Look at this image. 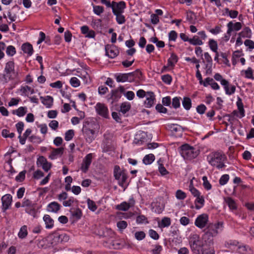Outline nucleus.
<instances>
[{
	"label": "nucleus",
	"instance_id": "nucleus-1",
	"mask_svg": "<svg viewBox=\"0 0 254 254\" xmlns=\"http://www.w3.org/2000/svg\"><path fill=\"white\" fill-rule=\"evenodd\" d=\"M223 224L221 222L215 223H210L207 226L202 239L209 246L213 245V237H216L220 233L223 228Z\"/></svg>",
	"mask_w": 254,
	"mask_h": 254
},
{
	"label": "nucleus",
	"instance_id": "nucleus-2",
	"mask_svg": "<svg viewBox=\"0 0 254 254\" xmlns=\"http://www.w3.org/2000/svg\"><path fill=\"white\" fill-rule=\"evenodd\" d=\"M207 160L212 166L216 167L218 169H221L226 166L225 163L227 157L222 151H214L207 156Z\"/></svg>",
	"mask_w": 254,
	"mask_h": 254
},
{
	"label": "nucleus",
	"instance_id": "nucleus-3",
	"mask_svg": "<svg viewBox=\"0 0 254 254\" xmlns=\"http://www.w3.org/2000/svg\"><path fill=\"white\" fill-rule=\"evenodd\" d=\"M180 153L185 159L191 160L198 155L199 151L188 144H184L180 147Z\"/></svg>",
	"mask_w": 254,
	"mask_h": 254
},
{
	"label": "nucleus",
	"instance_id": "nucleus-4",
	"mask_svg": "<svg viewBox=\"0 0 254 254\" xmlns=\"http://www.w3.org/2000/svg\"><path fill=\"white\" fill-rule=\"evenodd\" d=\"M189 244L191 251L196 254H201L202 249L205 247L204 244L197 234L190 237Z\"/></svg>",
	"mask_w": 254,
	"mask_h": 254
},
{
	"label": "nucleus",
	"instance_id": "nucleus-5",
	"mask_svg": "<svg viewBox=\"0 0 254 254\" xmlns=\"http://www.w3.org/2000/svg\"><path fill=\"white\" fill-rule=\"evenodd\" d=\"M114 176L118 181V184L122 187H126L128 184L127 182V175L124 170H122L120 167L116 165L114 169Z\"/></svg>",
	"mask_w": 254,
	"mask_h": 254
},
{
	"label": "nucleus",
	"instance_id": "nucleus-6",
	"mask_svg": "<svg viewBox=\"0 0 254 254\" xmlns=\"http://www.w3.org/2000/svg\"><path fill=\"white\" fill-rule=\"evenodd\" d=\"M82 131L85 140L87 142L90 143L95 139V130L91 128V125L89 124L84 125Z\"/></svg>",
	"mask_w": 254,
	"mask_h": 254
},
{
	"label": "nucleus",
	"instance_id": "nucleus-7",
	"mask_svg": "<svg viewBox=\"0 0 254 254\" xmlns=\"http://www.w3.org/2000/svg\"><path fill=\"white\" fill-rule=\"evenodd\" d=\"M208 221V216L206 214L203 213L198 215L196 218L194 224L200 229L204 228Z\"/></svg>",
	"mask_w": 254,
	"mask_h": 254
},
{
	"label": "nucleus",
	"instance_id": "nucleus-8",
	"mask_svg": "<svg viewBox=\"0 0 254 254\" xmlns=\"http://www.w3.org/2000/svg\"><path fill=\"white\" fill-rule=\"evenodd\" d=\"M96 111L100 116L105 118H109V111L107 107L103 103H98L95 107Z\"/></svg>",
	"mask_w": 254,
	"mask_h": 254
},
{
	"label": "nucleus",
	"instance_id": "nucleus-9",
	"mask_svg": "<svg viewBox=\"0 0 254 254\" xmlns=\"http://www.w3.org/2000/svg\"><path fill=\"white\" fill-rule=\"evenodd\" d=\"M221 84L223 86L225 93L227 95H231L234 94L236 91V87L234 85L229 84V82L225 79L220 81Z\"/></svg>",
	"mask_w": 254,
	"mask_h": 254
},
{
	"label": "nucleus",
	"instance_id": "nucleus-10",
	"mask_svg": "<svg viewBox=\"0 0 254 254\" xmlns=\"http://www.w3.org/2000/svg\"><path fill=\"white\" fill-rule=\"evenodd\" d=\"M221 84L223 86L225 93L227 95H231L234 94L236 91V87L234 85L229 84V82L225 79L220 81Z\"/></svg>",
	"mask_w": 254,
	"mask_h": 254
},
{
	"label": "nucleus",
	"instance_id": "nucleus-11",
	"mask_svg": "<svg viewBox=\"0 0 254 254\" xmlns=\"http://www.w3.org/2000/svg\"><path fill=\"white\" fill-rule=\"evenodd\" d=\"M12 197L10 194H6L1 197L2 209L5 211L11 204Z\"/></svg>",
	"mask_w": 254,
	"mask_h": 254
},
{
	"label": "nucleus",
	"instance_id": "nucleus-12",
	"mask_svg": "<svg viewBox=\"0 0 254 254\" xmlns=\"http://www.w3.org/2000/svg\"><path fill=\"white\" fill-rule=\"evenodd\" d=\"M146 133L145 132L139 130L135 134L133 140V143L142 144L146 140Z\"/></svg>",
	"mask_w": 254,
	"mask_h": 254
},
{
	"label": "nucleus",
	"instance_id": "nucleus-13",
	"mask_svg": "<svg viewBox=\"0 0 254 254\" xmlns=\"http://www.w3.org/2000/svg\"><path fill=\"white\" fill-rule=\"evenodd\" d=\"M146 100L144 101V105L146 108H150L154 104L155 100V95L153 92L150 91L146 93Z\"/></svg>",
	"mask_w": 254,
	"mask_h": 254
},
{
	"label": "nucleus",
	"instance_id": "nucleus-14",
	"mask_svg": "<svg viewBox=\"0 0 254 254\" xmlns=\"http://www.w3.org/2000/svg\"><path fill=\"white\" fill-rule=\"evenodd\" d=\"M113 10L118 13H123L124 12V9L126 7V4L125 1H121L119 2L113 1Z\"/></svg>",
	"mask_w": 254,
	"mask_h": 254
},
{
	"label": "nucleus",
	"instance_id": "nucleus-15",
	"mask_svg": "<svg viewBox=\"0 0 254 254\" xmlns=\"http://www.w3.org/2000/svg\"><path fill=\"white\" fill-rule=\"evenodd\" d=\"M134 200L133 198L129 199V202L128 203L127 202H123L120 204L116 206V208L118 210L121 211H127L131 206H132L134 204Z\"/></svg>",
	"mask_w": 254,
	"mask_h": 254
},
{
	"label": "nucleus",
	"instance_id": "nucleus-16",
	"mask_svg": "<svg viewBox=\"0 0 254 254\" xmlns=\"http://www.w3.org/2000/svg\"><path fill=\"white\" fill-rule=\"evenodd\" d=\"M37 163L38 165L42 166L43 169L46 172H48L51 167V163H49L43 156H40L38 158Z\"/></svg>",
	"mask_w": 254,
	"mask_h": 254
},
{
	"label": "nucleus",
	"instance_id": "nucleus-17",
	"mask_svg": "<svg viewBox=\"0 0 254 254\" xmlns=\"http://www.w3.org/2000/svg\"><path fill=\"white\" fill-rule=\"evenodd\" d=\"M40 99L41 100V102L47 107L48 108H50L52 107L53 104V98L50 96H46L45 97L41 96Z\"/></svg>",
	"mask_w": 254,
	"mask_h": 254
},
{
	"label": "nucleus",
	"instance_id": "nucleus-18",
	"mask_svg": "<svg viewBox=\"0 0 254 254\" xmlns=\"http://www.w3.org/2000/svg\"><path fill=\"white\" fill-rule=\"evenodd\" d=\"M113 149L114 146L110 139L106 138L103 141L102 143V149L103 152H109L112 150Z\"/></svg>",
	"mask_w": 254,
	"mask_h": 254
},
{
	"label": "nucleus",
	"instance_id": "nucleus-19",
	"mask_svg": "<svg viewBox=\"0 0 254 254\" xmlns=\"http://www.w3.org/2000/svg\"><path fill=\"white\" fill-rule=\"evenodd\" d=\"M4 71L7 75H10L12 73H15L14 72V63L13 61H9L5 64Z\"/></svg>",
	"mask_w": 254,
	"mask_h": 254
},
{
	"label": "nucleus",
	"instance_id": "nucleus-20",
	"mask_svg": "<svg viewBox=\"0 0 254 254\" xmlns=\"http://www.w3.org/2000/svg\"><path fill=\"white\" fill-rule=\"evenodd\" d=\"M61 208V205L57 202L53 201L49 203L47 206V211L57 213Z\"/></svg>",
	"mask_w": 254,
	"mask_h": 254
},
{
	"label": "nucleus",
	"instance_id": "nucleus-21",
	"mask_svg": "<svg viewBox=\"0 0 254 254\" xmlns=\"http://www.w3.org/2000/svg\"><path fill=\"white\" fill-rule=\"evenodd\" d=\"M114 47L110 45L105 47L106 55L111 59H113L118 55V52L113 49Z\"/></svg>",
	"mask_w": 254,
	"mask_h": 254
},
{
	"label": "nucleus",
	"instance_id": "nucleus-22",
	"mask_svg": "<svg viewBox=\"0 0 254 254\" xmlns=\"http://www.w3.org/2000/svg\"><path fill=\"white\" fill-rule=\"evenodd\" d=\"M204 60L207 63L205 66L206 68H207L206 72H208L209 71L211 72V66H212V59L211 56H210V55L209 54V53L207 52L204 53Z\"/></svg>",
	"mask_w": 254,
	"mask_h": 254
},
{
	"label": "nucleus",
	"instance_id": "nucleus-23",
	"mask_svg": "<svg viewBox=\"0 0 254 254\" xmlns=\"http://www.w3.org/2000/svg\"><path fill=\"white\" fill-rule=\"evenodd\" d=\"M21 49L24 53L27 54L29 56H31L33 54V47L28 43L23 44L21 46Z\"/></svg>",
	"mask_w": 254,
	"mask_h": 254
},
{
	"label": "nucleus",
	"instance_id": "nucleus-24",
	"mask_svg": "<svg viewBox=\"0 0 254 254\" xmlns=\"http://www.w3.org/2000/svg\"><path fill=\"white\" fill-rule=\"evenodd\" d=\"M43 220L46 224L47 229H51L54 226V220L49 215H45L43 217Z\"/></svg>",
	"mask_w": 254,
	"mask_h": 254
},
{
	"label": "nucleus",
	"instance_id": "nucleus-25",
	"mask_svg": "<svg viewBox=\"0 0 254 254\" xmlns=\"http://www.w3.org/2000/svg\"><path fill=\"white\" fill-rule=\"evenodd\" d=\"M64 150V147H60L54 149L51 154L49 155V158L51 159H55L57 156L59 155H62L63 154Z\"/></svg>",
	"mask_w": 254,
	"mask_h": 254
},
{
	"label": "nucleus",
	"instance_id": "nucleus-26",
	"mask_svg": "<svg viewBox=\"0 0 254 254\" xmlns=\"http://www.w3.org/2000/svg\"><path fill=\"white\" fill-rule=\"evenodd\" d=\"M195 207L196 209H200L204 204V199L203 196L199 195L198 197H196V199L194 201Z\"/></svg>",
	"mask_w": 254,
	"mask_h": 254
},
{
	"label": "nucleus",
	"instance_id": "nucleus-27",
	"mask_svg": "<svg viewBox=\"0 0 254 254\" xmlns=\"http://www.w3.org/2000/svg\"><path fill=\"white\" fill-rule=\"evenodd\" d=\"M25 210L26 213L33 216L34 217H36L37 212L36 209V204H32L31 206L26 207Z\"/></svg>",
	"mask_w": 254,
	"mask_h": 254
},
{
	"label": "nucleus",
	"instance_id": "nucleus-28",
	"mask_svg": "<svg viewBox=\"0 0 254 254\" xmlns=\"http://www.w3.org/2000/svg\"><path fill=\"white\" fill-rule=\"evenodd\" d=\"M155 160V156L153 154L146 155L143 159V163L145 165L151 164Z\"/></svg>",
	"mask_w": 254,
	"mask_h": 254
},
{
	"label": "nucleus",
	"instance_id": "nucleus-29",
	"mask_svg": "<svg viewBox=\"0 0 254 254\" xmlns=\"http://www.w3.org/2000/svg\"><path fill=\"white\" fill-rule=\"evenodd\" d=\"M27 112V108L26 107H20L16 110L12 111L13 114H16L18 117L24 116Z\"/></svg>",
	"mask_w": 254,
	"mask_h": 254
},
{
	"label": "nucleus",
	"instance_id": "nucleus-30",
	"mask_svg": "<svg viewBox=\"0 0 254 254\" xmlns=\"http://www.w3.org/2000/svg\"><path fill=\"white\" fill-rule=\"evenodd\" d=\"M183 107L186 110H189L191 107V101L190 99L188 97H185L182 101Z\"/></svg>",
	"mask_w": 254,
	"mask_h": 254
},
{
	"label": "nucleus",
	"instance_id": "nucleus-31",
	"mask_svg": "<svg viewBox=\"0 0 254 254\" xmlns=\"http://www.w3.org/2000/svg\"><path fill=\"white\" fill-rule=\"evenodd\" d=\"M116 79L118 82H124L128 80L127 73H119L116 75Z\"/></svg>",
	"mask_w": 254,
	"mask_h": 254
},
{
	"label": "nucleus",
	"instance_id": "nucleus-32",
	"mask_svg": "<svg viewBox=\"0 0 254 254\" xmlns=\"http://www.w3.org/2000/svg\"><path fill=\"white\" fill-rule=\"evenodd\" d=\"M59 235H60L57 233H54L48 237L49 238H52L53 239L50 242L52 245H55L61 242V239Z\"/></svg>",
	"mask_w": 254,
	"mask_h": 254
},
{
	"label": "nucleus",
	"instance_id": "nucleus-33",
	"mask_svg": "<svg viewBox=\"0 0 254 254\" xmlns=\"http://www.w3.org/2000/svg\"><path fill=\"white\" fill-rule=\"evenodd\" d=\"M233 23L231 21L229 22L227 24L228 30H227L226 34L223 37V39L225 41H227L229 40L230 37L231 36V33L232 32V31H233Z\"/></svg>",
	"mask_w": 254,
	"mask_h": 254
},
{
	"label": "nucleus",
	"instance_id": "nucleus-34",
	"mask_svg": "<svg viewBox=\"0 0 254 254\" xmlns=\"http://www.w3.org/2000/svg\"><path fill=\"white\" fill-rule=\"evenodd\" d=\"M251 34L252 32L250 28L246 27L243 29L242 31L239 33V35L243 38H250L251 37Z\"/></svg>",
	"mask_w": 254,
	"mask_h": 254
},
{
	"label": "nucleus",
	"instance_id": "nucleus-35",
	"mask_svg": "<svg viewBox=\"0 0 254 254\" xmlns=\"http://www.w3.org/2000/svg\"><path fill=\"white\" fill-rule=\"evenodd\" d=\"M28 234L27 227L26 225L22 226L18 232V236L20 239H24L26 237Z\"/></svg>",
	"mask_w": 254,
	"mask_h": 254
},
{
	"label": "nucleus",
	"instance_id": "nucleus-36",
	"mask_svg": "<svg viewBox=\"0 0 254 254\" xmlns=\"http://www.w3.org/2000/svg\"><path fill=\"white\" fill-rule=\"evenodd\" d=\"M111 93V98L112 100V102L118 101L121 97V94L119 93L118 89L112 90Z\"/></svg>",
	"mask_w": 254,
	"mask_h": 254
},
{
	"label": "nucleus",
	"instance_id": "nucleus-37",
	"mask_svg": "<svg viewBox=\"0 0 254 254\" xmlns=\"http://www.w3.org/2000/svg\"><path fill=\"white\" fill-rule=\"evenodd\" d=\"M113 14L116 16V21L119 24H122L126 21L125 17L122 13H118L115 11L113 10Z\"/></svg>",
	"mask_w": 254,
	"mask_h": 254
},
{
	"label": "nucleus",
	"instance_id": "nucleus-38",
	"mask_svg": "<svg viewBox=\"0 0 254 254\" xmlns=\"http://www.w3.org/2000/svg\"><path fill=\"white\" fill-rule=\"evenodd\" d=\"M130 108L131 105L129 103L124 102L121 105L120 111L123 114H126L130 109Z\"/></svg>",
	"mask_w": 254,
	"mask_h": 254
},
{
	"label": "nucleus",
	"instance_id": "nucleus-39",
	"mask_svg": "<svg viewBox=\"0 0 254 254\" xmlns=\"http://www.w3.org/2000/svg\"><path fill=\"white\" fill-rule=\"evenodd\" d=\"M189 43L193 45H202V41L199 39L197 36H194L192 38L190 39Z\"/></svg>",
	"mask_w": 254,
	"mask_h": 254
},
{
	"label": "nucleus",
	"instance_id": "nucleus-40",
	"mask_svg": "<svg viewBox=\"0 0 254 254\" xmlns=\"http://www.w3.org/2000/svg\"><path fill=\"white\" fill-rule=\"evenodd\" d=\"M151 206L152 211L156 213L160 214L162 212L163 210V208L161 207L157 203H152L151 204Z\"/></svg>",
	"mask_w": 254,
	"mask_h": 254
},
{
	"label": "nucleus",
	"instance_id": "nucleus-41",
	"mask_svg": "<svg viewBox=\"0 0 254 254\" xmlns=\"http://www.w3.org/2000/svg\"><path fill=\"white\" fill-rule=\"evenodd\" d=\"M189 190L190 191L192 195H193V196L195 197H198L200 195V192L193 186L192 181L190 182V185Z\"/></svg>",
	"mask_w": 254,
	"mask_h": 254
},
{
	"label": "nucleus",
	"instance_id": "nucleus-42",
	"mask_svg": "<svg viewBox=\"0 0 254 254\" xmlns=\"http://www.w3.org/2000/svg\"><path fill=\"white\" fill-rule=\"evenodd\" d=\"M87 203L88 205V208L92 211H95L97 208V206L95 204V202L91 200L90 198H88L87 199Z\"/></svg>",
	"mask_w": 254,
	"mask_h": 254
},
{
	"label": "nucleus",
	"instance_id": "nucleus-43",
	"mask_svg": "<svg viewBox=\"0 0 254 254\" xmlns=\"http://www.w3.org/2000/svg\"><path fill=\"white\" fill-rule=\"evenodd\" d=\"M210 49L214 52H216L218 49V45L216 41L213 39H210L208 42Z\"/></svg>",
	"mask_w": 254,
	"mask_h": 254
},
{
	"label": "nucleus",
	"instance_id": "nucleus-44",
	"mask_svg": "<svg viewBox=\"0 0 254 254\" xmlns=\"http://www.w3.org/2000/svg\"><path fill=\"white\" fill-rule=\"evenodd\" d=\"M6 53L9 56H13L16 53V50L14 46L9 45L6 49Z\"/></svg>",
	"mask_w": 254,
	"mask_h": 254
},
{
	"label": "nucleus",
	"instance_id": "nucleus-45",
	"mask_svg": "<svg viewBox=\"0 0 254 254\" xmlns=\"http://www.w3.org/2000/svg\"><path fill=\"white\" fill-rule=\"evenodd\" d=\"M226 202L228 204V205L229 206V208L231 209H236V205L235 202L232 198H231L230 197H228L226 199Z\"/></svg>",
	"mask_w": 254,
	"mask_h": 254
},
{
	"label": "nucleus",
	"instance_id": "nucleus-46",
	"mask_svg": "<svg viewBox=\"0 0 254 254\" xmlns=\"http://www.w3.org/2000/svg\"><path fill=\"white\" fill-rule=\"evenodd\" d=\"M136 222L137 224L148 223L147 218L143 215H138L136 217Z\"/></svg>",
	"mask_w": 254,
	"mask_h": 254
},
{
	"label": "nucleus",
	"instance_id": "nucleus-47",
	"mask_svg": "<svg viewBox=\"0 0 254 254\" xmlns=\"http://www.w3.org/2000/svg\"><path fill=\"white\" fill-rule=\"evenodd\" d=\"M82 211L79 208H76L75 210L72 212V215L73 217L76 218L77 219H80L82 216Z\"/></svg>",
	"mask_w": 254,
	"mask_h": 254
},
{
	"label": "nucleus",
	"instance_id": "nucleus-48",
	"mask_svg": "<svg viewBox=\"0 0 254 254\" xmlns=\"http://www.w3.org/2000/svg\"><path fill=\"white\" fill-rule=\"evenodd\" d=\"M171 224V219L168 217H164L163 218L161 222V227H168Z\"/></svg>",
	"mask_w": 254,
	"mask_h": 254
},
{
	"label": "nucleus",
	"instance_id": "nucleus-49",
	"mask_svg": "<svg viewBox=\"0 0 254 254\" xmlns=\"http://www.w3.org/2000/svg\"><path fill=\"white\" fill-rule=\"evenodd\" d=\"M229 179V176L227 174H225L222 175L220 179H219V184L223 186L227 184V183L228 182Z\"/></svg>",
	"mask_w": 254,
	"mask_h": 254
},
{
	"label": "nucleus",
	"instance_id": "nucleus-50",
	"mask_svg": "<svg viewBox=\"0 0 254 254\" xmlns=\"http://www.w3.org/2000/svg\"><path fill=\"white\" fill-rule=\"evenodd\" d=\"M73 136L74 130L72 129H69L66 131L64 139L66 141H69L73 138Z\"/></svg>",
	"mask_w": 254,
	"mask_h": 254
},
{
	"label": "nucleus",
	"instance_id": "nucleus-51",
	"mask_svg": "<svg viewBox=\"0 0 254 254\" xmlns=\"http://www.w3.org/2000/svg\"><path fill=\"white\" fill-rule=\"evenodd\" d=\"M93 11L96 14L100 15L103 12L104 7L102 6L94 5Z\"/></svg>",
	"mask_w": 254,
	"mask_h": 254
},
{
	"label": "nucleus",
	"instance_id": "nucleus-52",
	"mask_svg": "<svg viewBox=\"0 0 254 254\" xmlns=\"http://www.w3.org/2000/svg\"><path fill=\"white\" fill-rule=\"evenodd\" d=\"M181 97H176L172 99V106L175 108H178L180 106Z\"/></svg>",
	"mask_w": 254,
	"mask_h": 254
},
{
	"label": "nucleus",
	"instance_id": "nucleus-53",
	"mask_svg": "<svg viewBox=\"0 0 254 254\" xmlns=\"http://www.w3.org/2000/svg\"><path fill=\"white\" fill-rule=\"evenodd\" d=\"M176 196L178 199L183 200L187 196L185 192L180 190H179L176 192Z\"/></svg>",
	"mask_w": 254,
	"mask_h": 254
},
{
	"label": "nucleus",
	"instance_id": "nucleus-54",
	"mask_svg": "<svg viewBox=\"0 0 254 254\" xmlns=\"http://www.w3.org/2000/svg\"><path fill=\"white\" fill-rule=\"evenodd\" d=\"M26 171H23L20 172L18 175L16 177L15 180L18 182H22L25 178Z\"/></svg>",
	"mask_w": 254,
	"mask_h": 254
},
{
	"label": "nucleus",
	"instance_id": "nucleus-55",
	"mask_svg": "<svg viewBox=\"0 0 254 254\" xmlns=\"http://www.w3.org/2000/svg\"><path fill=\"white\" fill-rule=\"evenodd\" d=\"M92 159V154H88L83 159V162L84 164L90 166Z\"/></svg>",
	"mask_w": 254,
	"mask_h": 254
},
{
	"label": "nucleus",
	"instance_id": "nucleus-56",
	"mask_svg": "<svg viewBox=\"0 0 254 254\" xmlns=\"http://www.w3.org/2000/svg\"><path fill=\"white\" fill-rule=\"evenodd\" d=\"M20 91L24 94L26 95V92L27 91H29L31 93V94H32L34 93V89L32 88L31 87L28 86H25L23 87H22Z\"/></svg>",
	"mask_w": 254,
	"mask_h": 254
},
{
	"label": "nucleus",
	"instance_id": "nucleus-57",
	"mask_svg": "<svg viewBox=\"0 0 254 254\" xmlns=\"http://www.w3.org/2000/svg\"><path fill=\"white\" fill-rule=\"evenodd\" d=\"M248 247L246 246L239 245L236 250L241 254H245L247 252Z\"/></svg>",
	"mask_w": 254,
	"mask_h": 254
},
{
	"label": "nucleus",
	"instance_id": "nucleus-58",
	"mask_svg": "<svg viewBox=\"0 0 254 254\" xmlns=\"http://www.w3.org/2000/svg\"><path fill=\"white\" fill-rule=\"evenodd\" d=\"M161 79L164 82L168 84H170L172 80L171 76L168 74L162 75Z\"/></svg>",
	"mask_w": 254,
	"mask_h": 254
},
{
	"label": "nucleus",
	"instance_id": "nucleus-59",
	"mask_svg": "<svg viewBox=\"0 0 254 254\" xmlns=\"http://www.w3.org/2000/svg\"><path fill=\"white\" fill-rule=\"evenodd\" d=\"M203 180V185L205 189L207 190H209L211 189V185L207 180V178L206 176H203L202 177Z\"/></svg>",
	"mask_w": 254,
	"mask_h": 254
},
{
	"label": "nucleus",
	"instance_id": "nucleus-60",
	"mask_svg": "<svg viewBox=\"0 0 254 254\" xmlns=\"http://www.w3.org/2000/svg\"><path fill=\"white\" fill-rule=\"evenodd\" d=\"M34 204L31 200L28 198H24L23 200L21 206L23 207L31 206L32 204Z\"/></svg>",
	"mask_w": 254,
	"mask_h": 254
},
{
	"label": "nucleus",
	"instance_id": "nucleus-61",
	"mask_svg": "<svg viewBox=\"0 0 254 254\" xmlns=\"http://www.w3.org/2000/svg\"><path fill=\"white\" fill-rule=\"evenodd\" d=\"M194 16V13L192 11H189L187 13V19L191 23H193Z\"/></svg>",
	"mask_w": 254,
	"mask_h": 254
},
{
	"label": "nucleus",
	"instance_id": "nucleus-62",
	"mask_svg": "<svg viewBox=\"0 0 254 254\" xmlns=\"http://www.w3.org/2000/svg\"><path fill=\"white\" fill-rule=\"evenodd\" d=\"M70 83L71 85L74 87H77L80 85L79 80L75 77H73L70 79Z\"/></svg>",
	"mask_w": 254,
	"mask_h": 254
},
{
	"label": "nucleus",
	"instance_id": "nucleus-63",
	"mask_svg": "<svg viewBox=\"0 0 254 254\" xmlns=\"http://www.w3.org/2000/svg\"><path fill=\"white\" fill-rule=\"evenodd\" d=\"M134 235L135 238L139 241L143 240L145 237V234L143 231L136 232Z\"/></svg>",
	"mask_w": 254,
	"mask_h": 254
},
{
	"label": "nucleus",
	"instance_id": "nucleus-64",
	"mask_svg": "<svg viewBox=\"0 0 254 254\" xmlns=\"http://www.w3.org/2000/svg\"><path fill=\"white\" fill-rule=\"evenodd\" d=\"M201 254H215V251L213 248L207 250L204 247L202 249Z\"/></svg>",
	"mask_w": 254,
	"mask_h": 254
}]
</instances>
